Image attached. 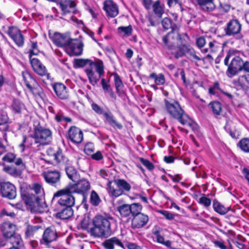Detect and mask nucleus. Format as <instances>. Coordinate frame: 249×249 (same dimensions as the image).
<instances>
[{
  "mask_svg": "<svg viewBox=\"0 0 249 249\" xmlns=\"http://www.w3.org/2000/svg\"><path fill=\"white\" fill-rule=\"evenodd\" d=\"M65 170L68 178L72 181L76 182L79 179V175L73 167L68 166Z\"/></svg>",
  "mask_w": 249,
  "mask_h": 249,
  "instance_id": "obj_34",
  "label": "nucleus"
},
{
  "mask_svg": "<svg viewBox=\"0 0 249 249\" xmlns=\"http://www.w3.org/2000/svg\"><path fill=\"white\" fill-rule=\"evenodd\" d=\"M241 71L249 72V61H246L244 62L243 61Z\"/></svg>",
  "mask_w": 249,
  "mask_h": 249,
  "instance_id": "obj_64",
  "label": "nucleus"
},
{
  "mask_svg": "<svg viewBox=\"0 0 249 249\" xmlns=\"http://www.w3.org/2000/svg\"><path fill=\"white\" fill-rule=\"evenodd\" d=\"M208 45L209 50L212 53L217 52L220 47V44L215 40L210 41Z\"/></svg>",
  "mask_w": 249,
  "mask_h": 249,
  "instance_id": "obj_48",
  "label": "nucleus"
},
{
  "mask_svg": "<svg viewBox=\"0 0 249 249\" xmlns=\"http://www.w3.org/2000/svg\"><path fill=\"white\" fill-rule=\"evenodd\" d=\"M142 206L138 203H134L130 205V213L134 217L137 214L142 213Z\"/></svg>",
  "mask_w": 249,
  "mask_h": 249,
  "instance_id": "obj_39",
  "label": "nucleus"
},
{
  "mask_svg": "<svg viewBox=\"0 0 249 249\" xmlns=\"http://www.w3.org/2000/svg\"><path fill=\"white\" fill-rule=\"evenodd\" d=\"M55 119L56 121L58 122H71V120L69 117H65L61 113H57L55 116Z\"/></svg>",
  "mask_w": 249,
  "mask_h": 249,
  "instance_id": "obj_52",
  "label": "nucleus"
},
{
  "mask_svg": "<svg viewBox=\"0 0 249 249\" xmlns=\"http://www.w3.org/2000/svg\"><path fill=\"white\" fill-rule=\"evenodd\" d=\"M89 67L85 70V72L89 83L94 86L104 74V65L100 59H96L94 61L89 59H76L74 61L75 68H82L86 65Z\"/></svg>",
  "mask_w": 249,
  "mask_h": 249,
  "instance_id": "obj_1",
  "label": "nucleus"
},
{
  "mask_svg": "<svg viewBox=\"0 0 249 249\" xmlns=\"http://www.w3.org/2000/svg\"><path fill=\"white\" fill-rule=\"evenodd\" d=\"M103 115L106 119V121L111 126L113 127L114 128H117L120 129L122 128V125L115 120L114 116L111 113L105 112L103 113Z\"/></svg>",
  "mask_w": 249,
  "mask_h": 249,
  "instance_id": "obj_32",
  "label": "nucleus"
},
{
  "mask_svg": "<svg viewBox=\"0 0 249 249\" xmlns=\"http://www.w3.org/2000/svg\"><path fill=\"white\" fill-rule=\"evenodd\" d=\"M8 117L6 114L0 113V125H5V129H8V126L6 124L8 122Z\"/></svg>",
  "mask_w": 249,
  "mask_h": 249,
  "instance_id": "obj_54",
  "label": "nucleus"
},
{
  "mask_svg": "<svg viewBox=\"0 0 249 249\" xmlns=\"http://www.w3.org/2000/svg\"><path fill=\"white\" fill-rule=\"evenodd\" d=\"M117 210L122 217H127L131 214L129 204H124L119 206L117 208Z\"/></svg>",
  "mask_w": 249,
  "mask_h": 249,
  "instance_id": "obj_35",
  "label": "nucleus"
},
{
  "mask_svg": "<svg viewBox=\"0 0 249 249\" xmlns=\"http://www.w3.org/2000/svg\"><path fill=\"white\" fill-rule=\"evenodd\" d=\"M39 53V50L37 48V44L36 42H31V49L30 51L29 56L32 55H37Z\"/></svg>",
  "mask_w": 249,
  "mask_h": 249,
  "instance_id": "obj_53",
  "label": "nucleus"
},
{
  "mask_svg": "<svg viewBox=\"0 0 249 249\" xmlns=\"http://www.w3.org/2000/svg\"><path fill=\"white\" fill-rule=\"evenodd\" d=\"M159 213L168 220H172L174 218V215L167 211L161 210L160 211Z\"/></svg>",
  "mask_w": 249,
  "mask_h": 249,
  "instance_id": "obj_57",
  "label": "nucleus"
},
{
  "mask_svg": "<svg viewBox=\"0 0 249 249\" xmlns=\"http://www.w3.org/2000/svg\"><path fill=\"white\" fill-rule=\"evenodd\" d=\"M24 105L18 100H14L12 105V108L15 113H20L24 108Z\"/></svg>",
  "mask_w": 249,
  "mask_h": 249,
  "instance_id": "obj_46",
  "label": "nucleus"
},
{
  "mask_svg": "<svg viewBox=\"0 0 249 249\" xmlns=\"http://www.w3.org/2000/svg\"><path fill=\"white\" fill-rule=\"evenodd\" d=\"M184 54L189 55L192 58V60L196 62L201 60V57L196 55L195 50L190 46L182 45L179 48V51L176 53L175 56L176 58H178Z\"/></svg>",
  "mask_w": 249,
  "mask_h": 249,
  "instance_id": "obj_13",
  "label": "nucleus"
},
{
  "mask_svg": "<svg viewBox=\"0 0 249 249\" xmlns=\"http://www.w3.org/2000/svg\"><path fill=\"white\" fill-rule=\"evenodd\" d=\"M74 183H70L67 187L73 193L85 196L90 188V183L87 179H82Z\"/></svg>",
  "mask_w": 249,
  "mask_h": 249,
  "instance_id": "obj_8",
  "label": "nucleus"
},
{
  "mask_svg": "<svg viewBox=\"0 0 249 249\" xmlns=\"http://www.w3.org/2000/svg\"><path fill=\"white\" fill-rule=\"evenodd\" d=\"M50 37L54 44L58 47L66 46L70 39L66 36L58 33H55Z\"/></svg>",
  "mask_w": 249,
  "mask_h": 249,
  "instance_id": "obj_21",
  "label": "nucleus"
},
{
  "mask_svg": "<svg viewBox=\"0 0 249 249\" xmlns=\"http://www.w3.org/2000/svg\"><path fill=\"white\" fill-rule=\"evenodd\" d=\"M73 214L72 207H64L57 213V217L62 219H67L70 218Z\"/></svg>",
  "mask_w": 249,
  "mask_h": 249,
  "instance_id": "obj_30",
  "label": "nucleus"
},
{
  "mask_svg": "<svg viewBox=\"0 0 249 249\" xmlns=\"http://www.w3.org/2000/svg\"><path fill=\"white\" fill-rule=\"evenodd\" d=\"M55 93L61 99H67L69 98V93L66 87L62 83H56L53 86Z\"/></svg>",
  "mask_w": 249,
  "mask_h": 249,
  "instance_id": "obj_22",
  "label": "nucleus"
},
{
  "mask_svg": "<svg viewBox=\"0 0 249 249\" xmlns=\"http://www.w3.org/2000/svg\"><path fill=\"white\" fill-rule=\"evenodd\" d=\"M118 32L125 37L130 36L132 33V28L131 25L128 26H121L118 28Z\"/></svg>",
  "mask_w": 249,
  "mask_h": 249,
  "instance_id": "obj_42",
  "label": "nucleus"
},
{
  "mask_svg": "<svg viewBox=\"0 0 249 249\" xmlns=\"http://www.w3.org/2000/svg\"><path fill=\"white\" fill-rule=\"evenodd\" d=\"M43 176L46 182L52 185L58 183L60 179V173L56 171H48L44 172Z\"/></svg>",
  "mask_w": 249,
  "mask_h": 249,
  "instance_id": "obj_19",
  "label": "nucleus"
},
{
  "mask_svg": "<svg viewBox=\"0 0 249 249\" xmlns=\"http://www.w3.org/2000/svg\"><path fill=\"white\" fill-rule=\"evenodd\" d=\"M213 206L215 212L221 215L225 214L230 210V207H225L216 199L213 200Z\"/></svg>",
  "mask_w": 249,
  "mask_h": 249,
  "instance_id": "obj_31",
  "label": "nucleus"
},
{
  "mask_svg": "<svg viewBox=\"0 0 249 249\" xmlns=\"http://www.w3.org/2000/svg\"><path fill=\"white\" fill-rule=\"evenodd\" d=\"M75 3L71 0H61L60 6L64 14L74 12Z\"/></svg>",
  "mask_w": 249,
  "mask_h": 249,
  "instance_id": "obj_24",
  "label": "nucleus"
},
{
  "mask_svg": "<svg viewBox=\"0 0 249 249\" xmlns=\"http://www.w3.org/2000/svg\"><path fill=\"white\" fill-rule=\"evenodd\" d=\"M103 245L107 249H114L115 246L124 248V245L121 241L117 237H113L105 240Z\"/></svg>",
  "mask_w": 249,
  "mask_h": 249,
  "instance_id": "obj_25",
  "label": "nucleus"
},
{
  "mask_svg": "<svg viewBox=\"0 0 249 249\" xmlns=\"http://www.w3.org/2000/svg\"><path fill=\"white\" fill-rule=\"evenodd\" d=\"M197 201L207 209L210 207L212 203L211 199L203 194L197 200Z\"/></svg>",
  "mask_w": 249,
  "mask_h": 249,
  "instance_id": "obj_41",
  "label": "nucleus"
},
{
  "mask_svg": "<svg viewBox=\"0 0 249 249\" xmlns=\"http://www.w3.org/2000/svg\"><path fill=\"white\" fill-rule=\"evenodd\" d=\"M237 146L244 152L249 153V139L243 138L237 143Z\"/></svg>",
  "mask_w": 249,
  "mask_h": 249,
  "instance_id": "obj_38",
  "label": "nucleus"
},
{
  "mask_svg": "<svg viewBox=\"0 0 249 249\" xmlns=\"http://www.w3.org/2000/svg\"><path fill=\"white\" fill-rule=\"evenodd\" d=\"M73 193L67 186L54 194V197H59L58 204L62 207H72L75 203V199L71 195Z\"/></svg>",
  "mask_w": 249,
  "mask_h": 249,
  "instance_id": "obj_7",
  "label": "nucleus"
},
{
  "mask_svg": "<svg viewBox=\"0 0 249 249\" xmlns=\"http://www.w3.org/2000/svg\"><path fill=\"white\" fill-rule=\"evenodd\" d=\"M148 215L144 213L136 215L132 220V227L134 229H139L144 227L148 222Z\"/></svg>",
  "mask_w": 249,
  "mask_h": 249,
  "instance_id": "obj_18",
  "label": "nucleus"
},
{
  "mask_svg": "<svg viewBox=\"0 0 249 249\" xmlns=\"http://www.w3.org/2000/svg\"><path fill=\"white\" fill-rule=\"evenodd\" d=\"M103 5V9L107 16L114 18L118 15L119 13L118 6L112 0H105Z\"/></svg>",
  "mask_w": 249,
  "mask_h": 249,
  "instance_id": "obj_14",
  "label": "nucleus"
},
{
  "mask_svg": "<svg viewBox=\"0 0 249 249\" xmlns=\"http://www.w3.org/2000/svg\"><path fill=\"white\" fill-rule=\"evenodd\" d=\"M94 150V146L92 142H88L85 146L84 151L87 155H90L93 152Z\"/></svg>",
  "mask_w": 249,
  "mask_h": 249,
  "instance_id": "obj_51",
  "label": "nucleus"
},
{
  "mask_svg": "<svg viewBox=\"0 0 249 249\" xmlns=\"http://www.w3.org/2000/svg\"><path fill=\"white\" fill-rule=\"evenodd\" d=\"M114 82L116 91L119 95H121L123 93L122 89L124 87V85L120 79V76L117 74H115L114 75Z\"/></svg>",
  "mask_w": 249,
  "mask_h": 249,
  "instance_id": "obj_44",
  "label": "nucleus"
},
{
  "mask_svg": "<svg viewBox=\"0 0 249 249\" xmlns=\"http://www.w3.org/2000/svg\"><path fill=\"white\" fill-rule=\"evenodd\" d=\"M81 228L85 230L90 234V229L92 227V219L90 220L89 217H85L81 223Z\"/></svg>",
  "mask_w": 249,
  "mask_h": 249,
  "instance_id": "obj_43",
  "label": "nucleus"
},
{
  "mask_svg": "<svg viewBox=\"0 0 249 249\" xmlns=\"http://www.w3.org/2000/svg\"><path fill=\"white\" fill-rule=\"evenodd\" d=\"M213 243L215 246L219 248L220 249H228L223 241L221 240H215L213 241Z\"/></svg>",
  "mask_w": 249,
  "mask_h": 249,
  "instance_id": "obj_62",
  "label": "nucleus"
},
{
  "mask_svg": "<svg viewBox=\"0 0 249 249\" xmlns=\"http://www.w3.org/2000/svg\"><path fill=\"white\" fill-rule=\"evenodd\" d=\"M68 137L74 143H79L83 139V132L80 129L76 126H71L68 131Z\"/></svg>",
  "mask_w": 249,
  "mask_h": 249,
  "instance_id": "obj_17",
  "label": "nucleus"
},
{
  "mask_svg": "<svg viewBox=\"0 0 249 249\" xmlns=\"http://www.w3.org/2000/svg\"><path fill=\"white\" fill-rule=\"evenodd\" d=\"M118 188L123 189V191L128 192L131 189V185L124 179H118L114 181Z\"/></svg>",
  "mask_w": 249,
  "mask_h": 249,
  "instance_id": "obj_40",
  "label": "nucleus"
},
{
  "mask_svg": "<svg viewBox=\"0 0 249 249\" xmlns=\"http://www.w3.org/2000/svg\"><path fill=\"white\" fill-rule=\"evenodd\" d=\"M22 75L23 79L27 88L30 90L35 89L36 82L31 74L27 71H23Z\"/></svg>",
  "mask_w": 249,
  "mask_h": 249,
  "instance_id": "obj_26",
  "label": "nucleus"
},
{
  "mask_svg": "<svg viewBox=\"0 0 249 249\" xmlns=\"http://www.w3.org/2000/svg\"><path fill=\"white\" fill-rule=\"evenodd\" d=\"M112 181L108 180L107 183V186L108 188V193L110 196L112 197L116 198L124 194L123 189L118 188L116 186V188L112 186Z\"/></svg>",
  "mask_w": 249,
  "mask_h": 249,
  "instance_id": "obj_27",
  "label": "nucleus"
},
{
  "mask_svg": "<svg viewBox=\"0 0 249 249\" xmlns=\"http://www.w3.org/2000/svg\"><path fill=\"white\" fill-rule=\"evenodd\" d=\"M154 14L159 18H161L164 12V5L159 0L152 3L151 7Z\"/></svg>",
  "mask_w": 249,
  "mask_h": 249,
  "instance_id": "obj_29",
  "label": "nucleus"
},
{
  "mask_svg": "<svg viewBox=\"0 0 249 249\" xmlns=\"http://www.w3.org/2000/svg\"><path fill=\"white\" fill-rule=\"evenodd\" d=\"M31 190L36 195L27 193H22L21 197L24 203L30 206H41L44 196V190L42 186L36 183L33 184Z\"/></svg>",
  "mask_w": 249,
  "mask_h": 249,
  "instance_id": "obj_5",
  "label": "nucleus"
},
{
  "mask_svg": "<svg viewBox=\"0 0 249 249\" xmlns=\"http://www.w3.org/2000/svg\"><path fill=\"white\" fill-rule=\"evenodd\" d=\"M241 25L237 19L230 20L227 24L224 30L226 35L233 36L240 33Z\"/></svg>",
  "mask_w": 249,
  "mask_h": 249,
  "instance_id": "obj_15",
  "label": "nucleus"
},
{
  "mask_svg": "<svg viewBox=\"0 0 249 249\" xmlns=\"http://www.w3.org/2000/svg\"><path fill=\"white\" fill-rule=\"evenodd\" d=\"M164 102L166 110L171 116L177 119L183 125L189 126L193 125V121L184 113L178 102L172 100H164ZM194 125H195V123Z\"/></svg>",
  "mask_w": 249,
  "mask_h": 249,
  "instance_id": "obj_4",
  "label": "nucleus"
},
{
  "mask_svg": "<svg viewBox=\"0 0 249 249\" xmlns=\"http://www.w3.org/2000/svg\"><path fill=\"white\" fill-rule=\"evenodd\" d=\"M149 77L154 79L155 84L157 85H163L165 82L164 76L162 73L157 74L155 73H152Z\"/></svg>",
  "mask_w": 249,
  "mask_h": 249,
  "instance_id": "obj_37",
  "label": "nucleus"
},
{
  "mask_svg": "<svg viewBox=\"0 0 249 249\" xmlns=\"http://www.w3.org/2000/svg\"><path fill=\"white\" fill-rule=\"evenodd\" d=\"M52 139V132L49 129L37 127L35 129L33 134L28 137L23 136V142L19 146L21 152L24 151V144L27 146H32L33 149L38 150L41 145L49 144Z\"/></svg>",
  "mask_w": 249,
  "mask_h": 249,
  "instance_id": "obj_2",
  "label": "nucleus"
},
{
  "mask_svg": "<svg viewBox=\"0 0 249 249\" xmlns=\"http://www.w3.org/2000/svg\"><path fill=\"white\" fill-rule=\"evenodd\" d=\"M57 238L56 232L53 227L47 228L44 231L40 244L46 247H49L50 244Z\"/></svg>",
  "mask_w": 249,
  "mask_h": 249,
  "instance_id": "obj_11",
  "label": "nucleus"
},
{
  "mask_svg": "<svg viewBox=\"0 0 249 249\" xmlns=\"http://www.w3.org/2000/svg\"><path fill=\"white\" fill-rule=\"evenodd\" d=\"M213 112L216 115H219L222 111V107L220 103L217 101L212 102L210 103Z\"/></svg>",
  "mask_w": 249,
  "mask_h": 249,
  "instance_id": "obj_45",
  "label": "nucleus"
},
{
  "mask_svg": "<svg viewBox=\"0 0 249 249\" xmlns=\"http://www.w3.org/2000/svg\"><path fill=\"white\" fill-rule=\"evenodd\" d=\"M101 85H102L103 89L105 92H107L111 89L110 85L108 84V81H107L104 78H102V79H101Z\"/></svg>",
  "mask_w": 249,
  "mask_h": 249,
  "instance_id": "obj_58",
  "label": "nucleus"
},
{
  "mask_svg": "<svg viewBox=\"0 0 249 249\" xmlns=\"http://www.w3.org/2000/svg\"><path fill=\"white\" fill-rule=\"evenodd\" d=\"M154 234L156 236V240L157 242L159 243L162 244L163 242H164V237L161 235L159 232V231H157L154 232Z\"/></svg>",
  "mask_w": 249,
  "mask_h": 249,
  "instance_id": "obj_63",
  "label": "nucleus"
},
{
  "mask_svg": "<svg viewBox=\"0 0 249 249\" xmlns=\"http://www.w3.org/2000/svg\"><path fill=\"white\" fill-rule=\"evenodd\" d=\"M162 25L163 27L166 30L170 28L172 29L171 32L169 33L162 38L163 42L165 45L169 48L172 49L176 44V41L180 38L178 33L176 31L175 28V25L173 24L171 20L167 18H163L162 21Z\"/></svg>",
  "mask_w": 249,
  "mask_h": 249,
  "instance_id": "obj_6",
  "label": "nucleus"
},
{
  "mask_svg": "<svg viewBox=\"0 0 249 249\" xmlns=\"http://www.w3.org/2000/svg\"><path fill=\"white\" fill-rule=\"evenodd\" d=\"M139 160L149 170H152L154 169V165L148 160L140 158Z\"/></svg>",
  "mask_w": 249,
  "mask_h": 249,
  "instance_id": "obj_50",
  "label": "nucleus"
},
{
  "mask_svg": "<svg viewBox=\"0 0 249 249\" xmlns=\"http://www.w3.org/2000/svg\"><path fill=\"white\" fill-rule=\"evenodd\" d=\"M66 51L71 56L81 55L83 51V44L78 40L70 39L66 46Z\"/></svg>",
  "mask_w": 249,
  "mask_h": 249,
  "instance_id": "obj_10",
  "label": "nucleus"
},
{
  "mask_svg": "<svg viewBox=\"0 0 249 249\" xmlns=\"http://www.w3.org/2000/svg\"><path fill=\"white\" fill-rule=\"evenodd\" d=\"M91 108L96 113L98 114H102L103 113V109L95 103H92L91 104Z\"/></svg>",
  "mask_w": 249,
  "mask_h": 249,
  "instance_id": "obj_60",
  "label": "nucleus"
},
{
  "mask_svg": "<svg viewBox=\"0 0 249 249\" xmlns=\"http://www.w3.org/2000/svg\"><path fill=\"white\" fill-rule=\"evenodd\" d=\"M8 34L18 46L21 47L23 45V36L18 28L10 27L8 31Z\"/></svg>",
  "mask_w": 249,
  "mask_h": 249,
  "instance_id": "obj_16",
  "label": "nucleus"
},
{
  "mask_svg": "<svg viewBox=\"0 0 249 249\" xmlns=\"http://www.w3.org/2000/svg\"><path fill=\"white\" fill-rule=\"evenodd\" d=\"M16 158V156L11 153H9L6 154L2 158L3 161L7 162H12Z\"/></svg>",
  "mask_w": 249,
  "mask_h": 249,
  "instance_id": "obj_55",
  "label": "nucleus"
},
{
  "mask_svg": "<svg viewBox=\"0 0 249 249\" xmlns=\"http://www.w3.org/2000/svg\"><path fill=\"white\" fill-rule=\"evenodd\" d=\"M243 61L239 56H235L232 59L226 71L227 75L229 77H232L241 71Z\"/></svg>",
  "mask_w": 249,
  "mask_h": 249,
  "instance_id": "obj_9",
  "label": "nucleus"
},
{
  "mask_svg": "<svg viewBox=\"0 0 249 249\" xmlns=\"http://www.w3.org/2000/svg\"><path fill=\"white\" fill-rule=\"evenodd\" d=\"M35 71L38 74L41 76L47 75V77L48 78L49 74L47 73L46 68L42 64L39 65V66L36 69Z\"/></svg>",
  "mask_w": 249,
  "mask_h": 249,
  "instance_id": "obj_49",
  "label": "nucleus"
},
{
  "mask_svg": "<svg viewBox=\"0 0 249 249\" xmlns=\"http://www.w3.org/2000/svg\"><path fill=\"white\" fill-rule=\"evenodd\" d=\"M46 154L52 161L58 163L64 160L62 150L58 148L55 151L52 148H49L46 150Z\"/></svg>",
  "mask_w": 249,
  "mask_h": 249,
  "instance_id": "obj_20",
  "label": "nucleus"
},
{
  "mask_svg": "<svg viewBox=\"0 0 249 249\" xmlns=\"http://www.w3.org/2000/svg\"><path fill=\"white\" fill-rule=\"evenodd\" d=\"M90 203L94 206H97L100 202V199L98 194L94 191H92L90 196Z\"/></svg>",
  "mask_w": 249,
  "mask_h": 249,
  "instance_id": "obj_47",
  "label": "nucleus"
},
{
  "mask_svg": "<svg viewBox=\"0 0 249 249\" xmlns=\"http://www.w3.org/2000/svg\"><path fill=\"white\" fill-rule=\"evenodd\" d=\"M16 230V226L12 223L5 222L2 225L1 231L3 236L6 238L8 239L15 234Z\"/></svg>",
  "mask_w": 249,
  "mask_h": 249,
  "instance_id": "obj_23",
  "label": "nucleus"
},
{
  "mask_svg": "<svg viewBox=\"0 0 249 249\" xmlns=\"http://www.w3.org/2000/svg\"><path fill=\"white\" fill-rule=\"evenodd\" d=\"M196 43L199 48L203 47L206 43L205 39L203 37H199L196 39Z\"/></svg>",
  "mask_w": 249,
  "mask_h": 249,
  "instance_id": "obj_61",
  "label": "nucleus"
},
{
  "mask_svg": "<svg viewBox=\"0 0 249 249\" xmlns=\"http://www.w3.org/2000/svg\"><path fill=\"white\" fill-rule=\"evenodd\" d=\"M113 218L101 215H97L92 219V227L90 229V235L94 237H105L111 233L110 220Z\"/></svg>",
  "mask_w": 249,
  "mask_h": 249,
  "instance_id": "obj_3",
  "label": "nucleus"
},
{
  "mask_svg": "<svg viewBox=\"0 0 249 249\" xmlns=\"http://www.w3.org/2000/svg\"><path fill=\"white\" fill-rule=\"evenodd\" d=\"M10 242L13 246L18 248L21 247L23 245V242L20 234L15 233L13 236L9 238Z\"/></svg>",
  "mask_w": 249,
  "mask_h": 249,
  "instance_id": "obj_33",
  "label": "nucleus"
},
{
  "mask_svg": "<svg viewBox=\"0 0 249 249\" xmlns=\"http://www.w3.org/2000/svg\"><path fill=\"white\" fill-rule=\"evenodd\" d=\"M236 86L239 89L247 90L249 89V74L239 77Z\"/></svg>",
  "mask_w": 249,
  "mask_h": 249,
  "instance_id": "obj_28",
  "label": "nucleus"
},
{
  "mask_svg": "<svg viewBox=\"0 0 249 249\" xmlns=\"http://www.w3.org/2000/svg\"><path fill=\"white\" fill-rule=\"evenodd\" d=\"M30 59L31 64L34 70V71L36 70V69L39 66L41 63L39 61V60L36 58H32V56H29Z\"/></svg>",
  "mask_w": 249,
  "mask_h": 249,
  "instance_id": "obj_56",
  "label": "nucleus"
},
{
  "mask_svg": "<svg viewBox=\"0 0 249 249\" xmlns=\"http://www.w3.org/2000/svg\"><path fill=\"white\" fill-rule=\"evenodd\" d=\"M0 192L2 196L10 199H14L17 196L15 186L9 182L1 183Z\"/></svg>",
  "mask_w": 249,
  "mask_h": 249,
  "instance_id": "obj_12",
  "label": "nucleus"
},
{
  "mask_svg": "<svg viewBox=\"0 0 249 249\" xmlns=\"http://www.w3.org/2000/svg\"><path fill=\"white\" fill-rule=\"evenodd\" d=\"M41 227L38 225L33 226L27 225L25 232V238H28L34 235L35 232L38 231Z\"/></svg>",
  "mask_w": 249,
  "mask_h": 249,
  "instance_id": "obj_36",
  "label": "nucleus"
},
{
  "mask_svg": "<svg viewBox=\"0 0 249 249\" xmlns=\"http://www.w3.org/2000/svg\"><path fill=\"white\" fill-rule=\"evenodd\" d=\"M219 84L218 82H216L214 83L213 87L210 88L209 92L211 94L214 95L215 94V91L216 90H219Z\"/></svg>",
  "mask_w": 249,
  "mask_h": 249,
  "instance_id": "obj_59",
  "label": "nucleus"
}]
</instances>
